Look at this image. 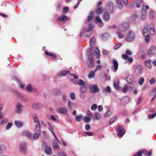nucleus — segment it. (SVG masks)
Masks as SVG:
<instances>
[{
  "label": "nucleus",
  "instance_id": "obj_1",
  "mask_svg": "<svg viewBox=\"0 0 156 156\" xmlns=\"http://www.w3.org/2000/svg\"><path fill=\"white\" fill-rule=\"evenodd\" d=\"M117 127H118L117 130L118 136L120 138H121L125 133V129L122 126L119 125H118Z\"/></svg>",
  "mask_w": 156,
  "mask_h": 156
},
{
  "label": "nucleus",
  "instance_id": "obj_2",
  "mask_svg": "<svg viewBox=\"0 0 156 156\" xmlns=\"http://www.w3.org/2000/svg\"><path fill=\"white\" fill-rule=\"evenodd\" d=\"M89 89L91 93H97L99 91V89L97 85H90Z\"/></svg>",
  "mask_w": 156,
  "mask_h": 156
},
{
  "label": "nucleus",
  "instance_id": "obj_3",
  "mask_svg": "<svg viewBox=\"0 0 156 156\" xmlns=\"http://www.w3.org/2000/svg\"><path fill=\"white\" fill-rule=\"evenodd\" d=\"M102 4V2L101 1L99 2L98 5L97 9L95 11V13L97 15H100L104 11L103 8L100 6V5Z\"/></svg>",
  "mask_w": 156,
  "mask_h": 156
},
{
  "label": "nucleus",
  "instance_id": "obj_4",
  "mask_svg": "<svg viewBox=\"0 0 156 156\" xmlns=\"http://www.w3.org/2000/svg\"><path fill=\"white\" fill-rule=\"evenodd\" d=\"M129 26V24L127 23H124L121 25L118 28L119 30L123 31L126 30Z\"/></svg>",
  "mask_w": 156,
  "mask_h": 156
},
{
  "label": "nucleus",
  "instance_id": "obj_5",
  "mask_svg": "<svg viewBox=\"0 0 156 156\" xmlns=\"http://www.w3.org/2000/svg\"><path fill=\"white\" fill-rule=\"evenodd\" d=\"M134 33L131 31L128 33V35L126 37V39L128 41H131L134 39Z\"/></svg>",
  "mask_w": 156,
  "mask_h": 156
},
{
  "label": "nucleus",
  "instance_id": "obj_6",
  "mask_svg": "<svg viewBox=\"0 0 156 156\" xmlns=\"http://www.w3.org/2000/svg\"><path fill=\"white\" fill-rule=\"evenodd\" d=\"M142 67L140 65H138L135 69V73L136 75H141L142 72Z\"/></svg>",
  "mask_w": 156,
  "mask_h": 156
},
{
  "label": "nucleus",
  "instance_id": "obj_7",
  "mask_svg": "<svg viewBox=\"0 0 156 156\" xmlns=\"http://www.w3.org/2000/svg\"><path fill=\"white\" fill-rule=\"evenodd\" d=\"M56 112L58 113L66 114L67 112V110L66 108L60 107L57 109Z\"/></svg>",
  "mask_w": 156,
  "mask_h": 156
},
{
  "label": "nucleus",
  "instance_id": "obj_8",
  "mask_svg": "<svg viewBox=\"0 0 156 156\" xmlns=\"http://www.w3.org/2000/svg\"><path fill=\"white\" fill-rule=\"evenodd\" d=\"M21 151L23 153H25L27 150V144L25 143H21L20 146Z\"/></svg>",
  "mask_w": 156,
  "mask_h": 156
},
{
  "label": "nucleus",
  "instance_id": "obj_9",
  "mask_svg": "<svg viewBox=\"0 0 156 156\" xmlns=\"http://www.w3.org/2000/svg\"><path fill=\"white\" fill-rule=\"evenodd\" d=\"M32 107L35 109H39L42 108L43 107V105L41 103H34L33 104Z\"/></svg>",
  "mask_w": 156,
  "mask_h": 156
},
{
  "label": "nucleus",
  "instance_id": "obj_10",
  "mask_svg": "<svg viewBox=\"0 0 156 156\" xmlns=\"http://www.w3.org/2000/svg\"><path fill=\"white\" fill-rule=\"evenodd\" d=\"M132 87L130 86H128L127 85H125L122 89V90L123 92L126 93L127 92V91H131L132 90Z\"/></svg>",
  "mask_w": 156,
  "mask_h": 156
},
{
  "label": "nucleus",
  "instance_id": "obj_11",
  "mask_svg": "<svg viewBox=\"0 0 156 156\" xmlns=\"http://www.w3.org/2000/svg\"><path fill=\"white\" fill-rule=\"evenodd\" d=\"M134 79L133 76L132 75H130L128 76L126 78V80L129 84H131L133 82Z\"/></svg>",
  "mask_w": 156,
  "mask_h": 156
},
{
  "label": "nucleus",
  "instance_id": "obj_12",
  "mask_svg": "<svg viewBox=\"0 0 156 156\" xmlns=\"http://www.w3.org/2000/svg\"><path fill=\"white\" fill-rule=\"evenodd\" d=\"M68 19V17L64 15H62V16L58 17L57 20L61 22L65 21Z\"/></svg>",
  "mask_w": 156,
  "mask_h": 156
},
{
  "label": "nucleus",
  "instance_id": "obj_13",
  "mask_svg": "<svg viewBox=\"0 0 156 156\" xmlns=\"http://www.w3.org/2000/svg\"><path fill=\"white\" fill-rule=\"evenodd\" d=\"M23 106L19 103H18L16 106V112L17 113H20L21 112L23 109Z\"/></svg>",
  "mask_w": 156,
  "mask_h": 156
},
{
  "label": "nucleus",
  "instance_id": "obj_14",
  "mask_svg": "<svg viewBox=\"0 0 156 156\" xmlns=\"http://www.w3.org/2000/svg\"><path fill=\"white\" fill-rule=\"evenodd\" d=\"M156 53V48L154 47H151L148 51L149 55H154Z\"/></svg>",
  "mask_w": 156,
  "mask_h": 156
},
{
  "label": "nucleus",
  "instance_id": "obj_15",
  "mask_svg": "<svg viewBox=\"0 0 156 156\" xmlns=\"http://www.w3.org/2000/svg\"><path fill=\"white\" fill-rule=\"evenodd\" d=\"M129 98L128 97H125L122 98L121 101V103L122 105H124L129 101Z\"/></svg>",
  "mask_w": 156,
  "mask_h": 156
},
{
  "label": "nucleus",
  "instance_id": "obj_16",
  "mask_svg": "<svg viewBox=\"0 0 156 156\" xmlns=\"http://www.w3.org/2000/svg\"><path fill=\"white\" fill-rule=\"evenodd\" d=\"M94 53V51L92 49L90 48L88 49L87 52V55L88 56V59H89L90 57L93 58Z\"/></svg>",
  "mask_w": 156,
  "mask_h": 156
},
{
  "label": "nucleus",
  "instance_id": "obj_17",
  "mask_svg": "<svg viewBox=\"0 0 156 156\" xmlns=\"http://www.w3.org/2000/svg\"><path fill=\"white\" fill-rule=\"evenodd\" d=\"M70 71H66V70H63L60 72L58 75L59 77H61L62 76H65L67 74L69 73Z\"/></svg>",
  "mask_w": 156,
  "mask_h": 156
},
{
  "label": "nucleus",
  "instance_id": "obj_18",
  "mask_svg": "<svg viewBox=\"0 0 156 156\" xmlns=\"http://www.w3.org/2000/svg\"><path fill=\"white\" fill-rule=\"evenodd\" d=\"M96 41V39L95 37H93L90 39V44L91 46L93 48L95 47V44Z\"/></svg>",
  "mask_w": 156,
  "mask_h": 156
},
{
  "label": "nucleus",
  "instance_id": "obj_19",
  "mask_svg": "<svg viewBox=\"0 0 156 156\" xmlns=\"http://www.w3.org/2000/svg\"><path fill=\"white\" fill-rule=\"evenodd\" d=\"M103 18L104 20L106 21H108L110 20V17L108 13L107 12L104 13L103 15Z\"/></svg>",
  "mask_w": 156,
  "mask_h": 156
},
{
  "label": "nucleus",
  "instance_id": "obj_20",
  "mask_svg": "<svg viewBox=\"0 0 156 156\" xmlns=\"http://www.w3.org/2000/svg\"><path fill=\"white\" fill-rule=\"evenodd\" d=\"M113 64L114 66V69L115 71H116L118 69V63L117 62L115 59L112 60Z\"/></svg>",
  "mask_w": 156,
  "mask_h": 156
},
{
  "label": "nucleus",
  "instance_id": "obj_21",
  "mask_svg": "<svg viewBox=\"0 0 156 156\" xmlns=\"http://www.w3.org/2000/svg\"><path fill=\"white\" fill-rule=\"evenodd\" d=\"M92 30H87L84 34V36L86 37H89L92 33Z\"/></svg>",
  "mask_w": 156,
  "mask_h": 156
},
{
  "label": "nucleus",
  "instance_id": "obj_22",
  "mask_svg": "<svg viewBox=\"0 0 156 156\" xmlns=\"http://www.w3.org/2000/svg\"><path fill=\"white\" fill-rule=\"evenodd\" d=\"M45 152L48 155H51L52 154L51 148L49 147H46L45 150Z\"/></svg>",
  "mask_w": 156,
  "mask_h": 156
},
{
  "label": "nucleus",
  "instance_id": "obj_23",
  "mask_svg": "<svg viewBox=\"0 0 156 156\" xmlns=\"http://www.w3.org/2000/svg\"><path fill=\"white\" fill-rule=\"evenodd\" d=\"M23 135L27 136L28 138L31 139L32 138L31 134L27 131H25L23 132Z\"/></svg>",
  "mask_w": 156,
  "mask_h": 156
},
{
  "label": "nucleus",
  "instance_id": "obj_24",
  "mask_svg": "<svg viewBox=\"0 0 156 156\" xmlns=\"http://www.w3.org/2000/svg\"><path fill=\"white\" fill-rule=\"evenodd\" d=\"M151 62V60H149L148 61H145V64L147 67L149 69L151 68V66L150 64V62Z\"/></svg>",
  "mask_w": 156,
  "mask_h": 156
},
{
  "label": "nucleus",
  "instance_id": "obj_25",
  "mask_svg": "<svg viewBox=\"0 0 156 156\" xmlns=\"http://www.w3.org/2000/svg\"><path fill=\"white\" fill-rule=\"evenodd\" d=\"M89 61V63L88 64V66L89 67H92L93 66L94 59L93 58L90 57L89 59H88Z\"/></svg>",
  "mask_w": 156,
  "mask_h": 156
},
{
  "label": "nucleus",
  "instance_id": "obj_26",
  "mask_svg": "<svg viewBox=\"0 0 156 156\" xmlns=\"http://www.w3.org/2000/svg\"><path fill=\"white\" fill-rule=\"evenodd\" d=\"M15 125L17 127H22L23 125V123L20 121H15Z\"/></svg>",
  "mask_w": 156,
  "mask_h": 156
},
{
  "label": "nucleus",
  "instance_id": "obj_27",
  "mask_svg": "<svg viewBox=\"0 0 156 156\" xmlns=\"http://www.w3.org/2000/svg\"><path fill=\"white\" fill-rule=\"evenodd\" d=\"M45 54L47 56H51L53 58H56V55H55L51 53H49L46 50L44 51Z\"/></svg>",
  "mask_w": 156,
  "mask_h": 156
},
{
  "label": "nucleus",
  "instance_id": "obj_28",
  "mask_svg": "<svg viewBox=\"0 0 156 156\" xmlns=\"http://www.w3.org/2000/svg\"><path fill=\"white\" fill-rule=\"evenodd\" d=\"M93 16L94 12L93 11H91L90 12L89 15L87 17V20L88 22L90 21L91 20L93 19Z\"/></svg>",
  "mask_w": 156,
  "mask_h": 156
},
{
  "label": "nucleus",
  "instance_id": "obj_29",
  "mask_svg": "<svg viewBox=\"0 0 156 156\" xmlns=\"http://www.w3.org/2000/svg\"><path fill=\"white\" fill-rule=\"evenodd\" d=\"M95 73L93 71H90L88 74V78L89 79L93 78L94 77Z\"/></svg>",
  "mask_w": 156,
  "mask_h": 156
},
{
  "label": "nucleus",
  "instance_id": "obj_30",
  "mask_svg": "<svg viewBox=\"0 0 156 156\" xmlns=\"http://www.w3.org/2000/svg\"><path fill=\"white\" fill-rule=\"evenodd\" d=\"M147 14V11L146 10L143 11L141 14V18L143 20L146 17Z\"/></svg>",
  "mask_w": 156,
  "mask_h": 156
},
{
  "label": "nucleus",
  "instance_id": "obj_31",
  "mask_svg": "<svg viewBox=\"0 0 156 156\" xmlns=\"http://www.w3.org/2000/svg\"><path fill=\"white\" fill-rule=\"evenodd\" d=\"M33 120L34 122L37 124H40L39 120L37 117V115L36 114H34L33 115Z\"/></svg>",
  "mask_w": 156,
  "mask_h": 156
},
{
  "label": "nucleus",
  "instance_id": "obj_32",
  "mask_svg": "<svg viewBox=\"0 0 156 156\" xmlns=\"http://www.w3.org/2000/svg\"><path fill=\"white\" fill-rule=\"evenodd\" d=\"M41 131V126L40 124H37L36 126L35 132L37 133H39Z\"/></svg>",
  "mask_w": 156,
  "mask_h": 156
},
{
  "label": "nucleus",
  "instance_id": "obj_33",
  "mask_svg": "<svg viewBox=\"0 0 156 156\" xmlns=\"http://www.w3.org/2000/svg\"><path fill=\"white\" fill-rule=\"evenodd\" d=\"M76 84H78L81 86L85 85V83L82 80L79 79L78 80L77 83H75Z\"/></svg>",
  "mask_w": 156,
  "mask_h": 156
},
{
  "label": "nucleus",
  "instance_id": "obj_34",
  "mask_svg": "<svg viewBox=\"0 0 156 156\" xmlns=\"http://www.w3.org/2000/svg\"><path fill=\"white\" fill-rule=\"evenodd\" d=\"M53 147L55 150H57L59 149V146L58 144L56 142L54 143L52 145Z\"/></svg>",
  "mask_w": 156,
  "mask_h": 156
},
{
  "label": "nucleus",
  "instance_id": "obj_35",
  "mask_svg": "<svg viewBox=\"0 0 156 156\" xmlns=\"http://www.w3.org/2000/svg\"><path fill=\"white\" fill-rule=\"evenodd\" d=\"M26 90L29 92H31L32 91V88L30 84H29L27 86Z\"/></svg>",
  "mask_w": 156,
  "mask_h": 156
},
{
  "label": "nucleus",
  "instance_id": "obj_36",
  "mask_svg": "<svg viewBox=\"0 0 156 156\" xmlns=\"http://www.w3.org/2000/svg\"><path fill=\"white\" fill-rule=\"evenodd\" d=\"M83 120L86 122H89L90 121L91 119L90 117L86 116L84 117Z\"/></svg>",
  "mask_w": 156,
  "mask_h": 156
},
{
  "label": "nucleus",
  "instance_id": "obj_37",
  "mask_svg": "<svg viewBox=\"0 0 156 156\" xmlns=\"http://www.w3.org/2000/svg\"><path fill=\"white\" fill-rule=\"evenodd\" d=\"M143 35L144 36H145L147 35H148V28H144L143 31Z\"/></svg>",
  "mask_w": 156,
  "mask_h": 156
},
{
  "label": "nucleus",
  "instance_id": "obj_38",
  "mask_svg": "<svg viewBox=\"0 0 156 156\" xmlns=\"http://www.w3.org/2000/svg\"><path fill=\"white\" fill-rule=\"evenodd\" d=\"M80 89L81 91L83 93L87 91V89L85 86V85L81 86Z\"/></svg>",
  "mask_w": 156,
  "mask_h": 156
},
{
  "label": "nucleus",
  "instance_id": "obj_39",
  "mask_svg": "<svg viewBox=\"0 0 156 156\" xmlns=\"http://www.w3.org/2000/svg\"><path fill=\"white\" fill-rule=\"evenodd\" d=\"M101 118L100 114L98 112H96L95 114V119H99Z\"/></svg>",
  "mask_w": 156,
  "mask_h": 156
},
{
  "label": "nucleus",
  "instance_id": "obj_40",
  "mask_svg": "<svg viewBox=\"0 0 156 156\" xmlns=\"http://www.w3.org/2000/svg\"><path fill=\"white\" fill-rule=\"evenodd\" d=\"M82 118L83 117L81 115H77L75 119L76 121L79 122L81 120Z\"/></svg>",
  "mask_w": 156,
  "mask_h": 156
},
{
  "label": "nucleus",
  "instance_id": "obj_41",
  "mask_svg": "<svg viewBox=\"0 0 156 156\" xmlns=\"http://www.w3.org/2000/svg\"><path fill=\"white\" fill-rule=\"evenodd\" d=\"M144 79L143 77H141L139 80V84L140 85H142L144 82Z\"/></svg>",
  "mask_w": 156,
  "mask_h": 156
},
{
  "label": "nucleus",
  "instance_id": "obj_42",
  "mask_svg": "<svg viewBox=\"0 0 156 156\" xmlns=\"http://www.w3.org/2000/svg\"><path fill=\"white\" fill-rule=\"evenodd\" d=\"M156 116V112L152 114L148 115L149 119H153Z\"/></svg>",
  "mask_w": 156,
  "mask_h": 156
},
{
  "label": "nucleus",
  "instance_id": "obj_43",
  "mask_svg": "<svg viewBox=\"0 0 156 156\" xmlns=\"http://www.w3.org/2000/svg\"><path fill=\"white\" fill-rule=\"evenodd\" d=\"M144 36L145 37V41L147 43H148L150 40V37L149 35L148 34Z\"/></svg>",
  "mask_w": 156,
  "mask_h": 156
},
{
  "label": "nucleus",
  "instance_id": "obj_44",
  "mask_svg": "<svg viewBox=\"0 0 156 156\" xmlns=\"http://www.w3.org/2000/svg\"><path fill=\"white\" fill-rule=\"evenodd\" d=\"M84 133L87 135L88 136H92L94 135V133L93 132H85Z\"/></svg>",
  "mask_w": 156,
  "mask_h": 156
},
{
  "label": "nucleus",
  "instance_id": "obj_45",
  "mask_svg": "<svg viewBox=\"0 0 156 156\" xmlns=\"http://www.w3.org/2000/svg\"><path fill=\"white\" fill-rule=\"evenodd\" d=\"M122 44L121 43H119L118 44H117L114 47L115 49L117 50L118 49H119V47H120L121 46Z\"/></svg>",
  "mask_w": 156,
  "mask_h": 156
},
{
  "label": "nucleus",
  "instance_id": "obj_46",
  "mask_svg": "<svg viewBox=\"0 0 156 156\" xmlns=\"http://www.w3.org/2000/svg\"><path fill=\"white\" fill-rule=\"evenodd\" d=\"M112 113L110 110H109L108 112L105 113V114L104 115V116L105 117H107L110 116L111 115Z\"/></svg>",
  "mask_w": 156,
  "mask_h": 156
},
{
  "label": "nucleus",
  "instance_id": "obj_47",
  "mask_svg": "<svg viewBox=\"0 0 156 156\" xmlns=\"http://www.w3.org/2000/svg\"><path fill=\"white\" fill-rule=\"evenodd\" d=\"M103 90L105 92H107L108 93H110L111 91V89L109 87H108L106 88H105Z\"/></svg>",
  "mask_w": 156,
  "mask_h": 156
},
{
  "label": "nucleus",
  "instance_id": "obj_48",
  "mask_svg": "<svg viewBox=\"0 0 156 156\" xmlns=\"http://www.w3.org/2000/svg\"><path fill=\"white\" fill-rule=\"evenodd\" d=\"M154 29L153 28H150L149 30V33L151 35H153L154 33Z\"/></svg>",
  "mask_w": 156,
  "mask_h": 156
},
{
  "label": "nucleus",
  "instance_id": "obj_49",
  "mask_svg": "<svg viewBox=\"0 0 156 156\" xmlns=\"http://www.w3.org/2000/svg\"><path fill=\"white\" fill-rule=\"evenodd\" d=\"M39 136V134L38 133H36L34 134L33 136V138L34 139H37Z\"/></svg>",
  "mask_w": 156,
  "mask_h": 156
},
{
  "label": "nucleus",
  "instance_id": "obj_50",
  "mask_svg": "<svg viewBox=\"0 0 156 156\" xmlns=\"http://www.w3.org/2000/svg\"><path fill=\"white\" fill-rule=\"evenodd\" d=\"M117 116H114L112 118L110 121L109 123L110 124H111L116 119Z\"/></svg>",
  "mask_w": 156,
  "mask_h": 156
},
{
  "label": "nucleus",
  "instance_id": "obj_51",
  "mask_svg": "<svg viewBox=\"0 0 156 156\" xmlns=\"http://www.w3.org/2000/svg\"><path fill=\"white\" fill-rule=\"evenodd\" d=\"M72 105L73 103L70 101H69L68 103V108L69 110H71L72 109Z\"/></svg>",
  "mask_w": 156,
  "mask_h": 156
},
{
  "label": "nucleus",
  "instance_id": "obj_52",
  "mask_svg": "<svg viewBox=\"0 0 156 156\" xmlns=\"http://www.w3.org/2000/svg\"><path fill=\"white\" fill-rule=\"evenodd\" d=\"M70 97L71 99L74 100L75 99V95L74 93H71L70 94Z\"/></svg>",
  "mask_w": 156,
  "mask_h": 156
},
{
  "label": "nucleus",
  "instance_id": "obj_53",
  "mask_svg": "<svg viewBox=\"0 0 156 156\" xmlns=\"http://www.w3.org/2000/svg\"><path fill=\"white\" fill-rule=\"evenodd\" d=\"M131 18L133 21H135L136 19L137 18V16L136 15L133 14L132 15Z\"/></svg>",
  "mask_w": 156,
  "mask_h": 156
},
{
  "label": "nucleus",
  "instance_id": "obj_54",
  "mask_svg": "<svg viewBox=\"0 0 156 156\" xmlns=\"http://www.w3.org/2000/svg\"><path fill=\"white\" fill-rule=\"evenodd\" d=\"M8 119L7 118H5L1 121L0 124L3 125L4 124H5L8 122Z\"/></svg>",
  "mask_w": 156,
  "mask_h": 156
},
{
  "label": "nucleus",
  "instance_id": "obj_55",
  "mask_svg": "<svg viewBox=\"0 0 156 156\" xmlns=\"http://www.w3.org/2000/svg\"><path fill=\"white\" fill-rule=\"evenodd\" d=\"M143 3V2L141 0H139L138 1V3L136 5V7L137 8H139L140 7V5L142 4Z\"/></svg>",
  "mask_w": 156,
  "mask_h": 156
},
{
  "label": "nucleus",
  "instance_id": "obj_56",
  "mask_svg": "<svg viewBox=\"0 0 156 156\" xmlns=\"http://www.w3.org/2000/svg\"><path fill=\"white\" fill-rule=\"evenodd\" d=\"M150 84H153L155 82V79L154 78H151V80H150Z\"/></svg>",
  "mask_w": 156,
  "mask_h": 156
},
{
  "label": "nucleus",
  "instance_id": "obj_57",
  "mask_svg": "<svg viewBox=\"0 0 156 156\" xmlns=\"http://www.w3.org/2000/svg\"><path fill=\"white\" fill-rule=\"evenodd\" d=\"M122 57L123 59L126 60L128 59L129 57L127 54H126L123 55L122 56Z\"/></svg>",
  "mask_w": 156,
  "mask_h": 156
},
{
  "label": "nucleus",
  "instance_id": "obj_58",
  "mask_svg": "<svg viewBox=\"0 0 156 156\" xmlns=\"http://www.w3.org/2000/svg\"><path fill=\"white\" fill-rule=\"evenodd\" d=\"M95 20L97 21V23H101L102 21L100 18L98 16L97 17L95 18Z\"/></svg>",
  "mask_w": 156,
  "mask_h": 156
},
{
  "label": "nucleus",
  "instance_id": "obj_59",
  "mask_svg": "<svg viewBox=\"0 0 156 156\" xmlns=\"http://www.w3.org/2000/svg\"><path fill=\"white\" fill-rule=\"evenodd\" d=\"M12 126V123L11 122H9L8 123L6 127V129H9Z\"/></svg>",
  "mask_w": 156,
  "mask_h": 156
},
{
  "label": "nucleus",
  "instance_id": "obj_60",
  "mask_svg": "<svg viewBox=\"0 0 156 156\" xmlns=\"http://www.w3.org/2000/svg\"><path fill=\"white\" fill-rule=\"evenodd\" d=\"M68 10L69 8L68 7H64L63 9V12L66 13L68 12Z\"/></svg>",
  "mask_w": 156,
  "mask_h": 156
},
{
  "label": "nucleus",
  "instance_id": "obj_61",
  "mask_svg": "<svg viewBox=\"0 0 156 156\" xmlns=\"http://www.w3.org/2000/svg\"><path fill=\"white\" fill-rule=\"evenodd\" d=\"M97 105L94 104L91 106V109L92 110H95L97 108Z\"/></svg>",
  "mask_w": 156,
  "mask_h": 156
},
{
  "label": "nucleus",
  "instance_id": "obj_62",
  "mask_svg": "<svg viewBox=\"0 0 156 156\" xmlns=\"http://www.w3.org/2000/svg\"><path fill=\"white\" fill-rule=\"evenodd\" d=\"M86 113H87V115L88 116H89V117H90L92 116V114L90 111H89V110L87 111V112Z\"/></svg>",
  "mask_w": 156,
  "mask_h": 156
},
{
  "label": "nucleus",
  "instance_id": "obj_63",
  "mask_svg": "<svg viewBox=\"0 0 156 156\" xmlns=\"http://www.w3.org/2000/svg\"><path fill=\"white\" fill-rule=\"evenodd\" d=\"M93 27V25L91 24H90L89 25L87 30H92V29Z\"/></svg>",
  "mask_w": 156,
  "mask_h": 156
},
{
  "label": "nucleus",
  "instance_id": "obj_64",
  "mask_svg": "<svg viewBox=\"0 0 156 156\" xmlns=\"http://www.w3.org/2000/svg\"><path fill=\"white\" fill-rule=\"evenodd\" d=\"M66 94H65L63 95L62 97V100L64 103H65L66 102V101H67V100L66 99Z\"/></svg>",
  "mask_w": 156,
  "mask_h": 156
}]
</instances>
